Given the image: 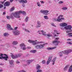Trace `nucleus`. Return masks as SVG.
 <instances>
[{"label": "nucleus", "mask_w": 72, "mask_h": 72, "mask_svg": "<svg viewBox=\"0 0 72 72\" xmlns=\"http://www.w3.org/2000/svg\"><path fill=\"white\" fill-rule=\"evenodd\" d=\"M56 59L57 57H54L53 59V60L52 61L53 65H54V64H55V60H56Z\"/></svg>", "instance_id": "obj_23"}, {"label": "nucleus", "mask_w": 72, "mask_h": 72, "mask_svg": "<svg viewBox=\"0 0 72 72\" xmlns=\"http://www.w3.org/2000/svg\"><path fill=\"white\" fill-rule=\"evenodd\" d=\"M28 42H29V43H31L33 45H37V44H41V43H42L43 42H37V40H28Z\"/></svg>", "instance_id": "obj_3"}, {"label": "nucleus", "mask_w": 72, "mask_h": 72, "mask_svg": "<svg viewBox=\"0 0 72 72\" xmlns=\"http://www.w3.org/2000/svg\"><path fill=\"white\" fill-rule=\"evenodd\" d=\"M37 5L39 7H40V6H41V4H40V3L39 2H37Z\"/></svg>", "instance_id": "obj_38"}, {"label": "nucleus", "mask_w": 72, "mask_h": 72, "mask_svg": "<svg viewBox=\"0 0 72 72\" xmlns=\"http://www.w3.org/2000/svg\"><path fill=\"white\" fill-rule=\"evenodd\" d=\"M40 68H41V66L40 65L37 64L36 65V69L38 70V69H40Z\"/></svg>", "instance_id": "obj_24"}, {"label": "nucleus", "mask_w": 72, "mask_h": 72, "mask_svg": "<svg viewBox=\"0 0 72 72\" xmlns=\"http://www.w3.org/2000/svg\"><path fill=\"white\" fill-rule=\"evenodd\" d=\"M44 18L45 19H48V17L47 16H44Z\"/></svg>", "instance_id": "obj_41"}, {"label": "nucleus", "mask_w": 72, "mask_h": 72, "mask_svg": "<svg viewBox=\"0 0 72 72\" xmlns=\"http://www.w3.org/2000/svg\"><path fill=\"white\" fill-rule=\"evenodd\" d=\"M14 17L15 18H20V15L17 16L15 12V13H12L11 14L10 16H7L6 18L8 19H10V18L12 19H14Z\"/></svg>", "instance_id": "obj_1"}, {"label": "nucleus", "mask_w": 72, "mask_h": 72, "mask_svg": "<svg viewBox=\"0 0 72 72\" xmlns=\"http://www.w3.org/2000/svg\"><path fill=\"white\" fill-rule=\"evenodd\" d=\"M69 67V65L66 66L64 68V71H67V70L68 69Z\"/></svg>", "instance_id": "obj_21"}, {"label": "nucleus", "mask_w": 72, "mask_h": 72, "mask_svg": "<svg viewBox=\"0 0 72 72\" xmlns=\"http://www.w3.org/2000/svg\"><path fill=\"white\" fill-rule=\"evenodd\" d=\"M46 63V61L45 60H44L42 61V63L43 64H45V63Z\"/></svg>", "instance_id": "obj_42"}, {"label": "nucleus", "mask_w": 72, "mask_h": 72, "mask_svg": "<svg viewBox=\"0 0 72 72\" xmlns=\"http://www.w3.org/2000/svg\"><path fill=\"white\" fill-rule=\"evenodd\" d=\"M22 6H23V7H25V4H23L22 5Z\"/></svg>", "instance_id": "obj_50"}, {"label": "nucleus", "mask_w": 72, "mask_h": 72, "mask_svg": "<svg viewBox=\"0 0 72 72\" xmlns=\"http://www.w3.org/2000/svg\"><path fill=\"white\" fill-rule=\"evenodd\" d=\"M56 59L57 57H54L53 59V60L52 61L53 65H54V64H55V60H56Z\"/></svg>", "instance_id": "obj_22"}, {"label": "nucleus", "mask_w": 72, "mask_h": 72, "mask_svg": "<svg viewBox=\"0 0 72 72\" xmlns=\"http://www.w3.org/2000/svg\"><path fill=\"white\" fill-rule=\"evenodd\" d=\"M51 25L52 26H53L54 27H56V26L53 23H51Z\"/></svg>", "instance_id": "obj_45"}, {"label": "nucleus", "mask_w": 72, "mask_h": 72, "mask_svg": "<svg viewBox=\"0 0 72 72\" xmlns=\"http://www.w3.org/2000/svg\"><path fill=\"white\" fill-rule=\"evenodd\" d=\"M49 3H51V2L50 1H49Z\"/></svg>", "instance_id": "obj_62"}, {"label": "nucleus", "mask_w": 72, "mask_h": 72, "mask_svg": "<svg viewBox=\"0 0 72 72\" xmlns=\"http://www.w3.org/2000/svg\"><path fill=\"white\" fill-rule=\"evenodd\" d=\"M63 15H60L58 17H57V19H54L53 20V21H55L57 22H63L62 20H64V18L63 17Z\"/></svg>", "instance_id": "obj_2"}, {"label": "nucleus", "mask_w": 72, "mask_h": 72, "mask_svg": "<svg viewBox=\"0 0 72 72\" xmlns=\"http://www.w3.org/2000/svg\"><path fill=\"white\" fill-rule=\"evenodd\" d=\"M22 26H25V24H22Z\"/></svg>", "instance_id": "obj_60"}, {"label": "nucleus", "mask_w": 72, "mask_h": 72, "mask_svg": "<svg viewBox=\"0 0 72 72\" xmlns=\"http://www.w3.org/2000/svg\"><path fill=\"white\" fill-rule=\"evenodd\" d=\"M47 35L48 37H51V36H52L51 34L50 33L48 34H47Z\"/></svg>", "instance_id": "obj_43"}, {"label": "nucleus", "mask_w": 72, "mask_h": 72, "mask_svg": "<svg viewBox=\"0 0 72 72\" xmlns=\"http://www.w3.org/2000/svg\"><path fill=\"white\" fill-rule=\"evenodd\" d=\"M9 35V34L8 33H5L4 34V37H7Z\"/></svg>", "instance_id": "obj_32"}, {"label": "nucleus", "mask_w": 72, "mask_h": 72, "mask_svg": "<svg viewBox=\"0 0 72 72\" xmlns=\"http://www.w3.org/2000/svg\"><path fill=\"white\" fill-rule=\"evenodd\" d=\"M23 30H24V31H25L27 32H30V31H29V30L25 28H23Z\"/></svg>", "instance_id": "obj_36"}, {"label": "nucleus", "mask_w": 72, "mask_h": 72, "mask_svg": "<svg viewBox=\"0 0 72 72\" xmlns=\"http://www.w3.org/2000/svg\"><path fill=\"white\" fill-rule=\"evenodd\" d=\"M67 40L68 41V40L69 41L70 40H72L70 39H67Z\"/></svg>", "instance_id": "obj_54"}, {"label": "nucleus", "mask_w": 72, "mask_h": 72, "mask_svg": "<svg viewBox=\"0 0 72 72\" xmlns=\"http://www.w3.org/2000/svg\"><path fill=\"white\" fill-rule=\"evenodd\" d=\"M14 0H10V1L11 2V3H12V2H13V1Z\"/></svg>", "instance_id": "obj_56"}, {"label": "nucleus", "mask_w": 72, "mask_h": 72, "mask_svg": "<svg viewBox=\"0 0 72 72\" xmlns=\"http://www.w3.org/2000/svg\"><path fill=\"white\" fill-rule=\"evenodd\" d=\"M64 28H65V29H66V30H68L66 32V33H69V32H72V30H71V28H72V26L71 25L66 26L64 27Z\"/></svg>", "instance_id": "obj_4"}, {"label": "nucleus", "mask_w": 72, "mask_h": 72, "mask_svg": "<svg viewBox=\"0 0 72 72\" xmlns=\"http://www.w3.org/2000/svg\"><path fill=\"white\" fill-rule=\"evenodd\" d=\"M20 62L18 61H17L16 62V63H17V64H19V63H20Z\"/></svg>", "instance_id": "obj_52"}, {"label": "nucleus", "mask_w": 72, "mask_h": 72, "mask_svg": "<svg viewBox=\"0 0 72 72\" xmlns=\"http://www.w3.org/2000/svg\"><path fill=\"white\" fill-rule=\"evenodd\" d=\"M7 28L8 30H13V29L11 27V26L9 24H7Z\"/></svg>", "instance_id": "obj_16"}, {"label": "nucleus", "mask_w": 72, "mask_h": 72, "mask_svg": "<svg viewBox=\"0 0 72 72\" xmlns=\"http://www.w3.org/2000/svg\"><path fill=\"white\" fill-rule=\"evenodd\" d=\"M33 60H28L27 61V64H28V65H29V64L31 63H32V62H33Z\"/></svg>", "instance_id": "obj_25"}, {"label": "nucleus", "mask_w": 72, "mask_h": 72, "mask_svg": "<svg viewBox=\"0 0 72 72\" xmlns=\"http://www.w3.org/2000/svg\"><path fill=\"white\" fill-rule=\"evenodd\" d=\"M59 39V38L57 37L55 39V40H53L52 41V44H56L55 45V46H57V45H58V43H59L60 42V41H58V40Z\"/></svg>", "instance_id": "obj_7"}, {"label": "nucleus", "mask_w": 72, "mask_h": 72, "mask_svg": "<svg viewBox=\"0 0 72 72\" xmlns=\"http://www.w3.org/2000/svg\"><path fill=\"white\" fill-rule=\"evenodd\" d=\"M20 2L22 3H27V1L26 0H21Z\"/></svg>", "instance_id": "obj_26"}, {"label": "nucleus", "mask_w": 72, "mask_h": 72, "mask_svg": "<svg viewBox=\"0 0 72 72\" xmlns=\"http://www.w3.org/2000/svg\"><path fill=\"white\" fill-rule=\"evenodd\" d=\"M4 9H6V7L4 6Z\"/></svg>", "instance_id": "obj_58"}, {"label": "nucleus", "mask_w": 72, "mask_h": 72, "mask_svg": "<svg viewBox=\"0 0 72 72\" xmlns=\"http://www.w3.org/2000/svg\"><path fill=\"white\" fill-rule=\"evenodd\" d=\"M10 3L8 1H6L4 5L5 6H9Z\"/></svg>", "instance_id": "obj_20"}, {"label": "nucleus", "mask_w": 72, "mask_h": 72, "mask_svg": "<svg viewBox=\"0 0 72 72\" xmlns=\"http://www.w3.org/2000/svg\"><path fill=\"white\" fill-rule=\"evenodd\" d=\"M17 28H18V27H15V28H14V30H17Z\"/></svg>", "instance_id": "obj_49"}, {"label": "nucleus", "mask_w": 72, "mask_h": 72, "mask_svg": "<svg viewBox=\"0 0 72 72\" xmlns=\"http://www.w3.org/2000/svg\"><path fill=\"white\" fill-rule=\"evenodd\" d=\"M13 33L14 35H18L20 34V31L19 30H16L13 32Z\"/></svg>", "instance_id": "obj_13"}, {"label": "nucleus", "mask_w": 72, "mask_h": 72, "mask_svg": "<svg viewBox=\"0 0 72 72\" xmlns=\"http://www.w3.org/2000/svg\"><path fill=\"white\" fill-rule=\"evenodd\" d=\"M56 15H57V16H58V14H56Z\"/></svg>", "instance_id": "obj_63"}, {"label": "nucleus", "mask_w": 72, "mask_h": 72, "mask_svg": "<svg viewBox=\"0 0 72 72\" xmlns=\"http://www.w3.org/2000/svg\"><path fill=\"white\" fill-rule=\"evenodd\" d=\"M67 35H68L69 37H72V33H68L67 34Z\"/></svg>", "instance_id": "obj_31"}, {"label": "nucleus", "mask_w": 72, "mask_h": 72, "mask_svg": "<svg viewBox=\"0 0 72 72\" xmlns=\"http://www.w3.org/2000/svg\"><path fill=\"white\" fill-rule=\"evenodd\" d=\"M18 72H26L25 70L22 69L18 71Z\"/></svg>", "instance_id": "obj_39"}, {"label": "nucleus", "mask_w": 72, "mask_h": 72, "mask_svg": "<svg viewBox=\"0 0 72 72\" xmlns=\"http://www.w3.org/2000/svg\"><path fill=\"white\" fill-rule=\"evenodd\" d=\"M42 3H43V4H44V2H43V1H42L41 4H42Z\"/></svg>", "instance_id": "obj_57"}, {"label": "nucleus", "mask_w": 72, "mask_h": 72, "mask_svg": "<svg viewBox=\"0 0 72 72\" xmlns=\"http://www.w3.org/2000/svg\"><path fill=\"white\" fill-rule=\"evenodd\" d=\"M45 44H40V45H37L35 46V48L36 49H41L44 46Z\"/></svg>", "instance_id": "obj_9"}, {"label": "nucleus", "mask_w": 72, "mask_h": 72, "mask_svg": "<svg viewBox=\"0 0 72 72\" xmlns=\"http://www.w3.org/2000/svg\"><path fill=\"white\" fill-rule=\"evenodd\" d=\"M15 9V7L14 6L13 7L11 8L10 11V12H12V11H13V10H14Z\"/></svg>", "instance_id": "obj_34"}, {"label": "nucleus", "mask_w": 72, "mask_h": 72, "mask_svg": "<svg viewBox=\"0 0 72 72\" xmlns=\"http://www.w3.org/2000/svg\"><path fill=\"white\" fill-rule=\"evenodd\" d=\"M12 44L13 45H17L18 44V42L16 41H14L12 42Z\"/></svg>", "instance_id": "obj_33"}, {"label": "nucleus", "mask_w": 72, "mask_h": 72, "mask_svg": "<svg viewBox=\"0 0 72 72\" xmlns=\"http://www.w3.org/2000/svg\"><path fill=\"white\" fill-rule=\"evenodd\" d=\"M16 13V16H17V15H20L21 13H22L24 14V15H26V12L24 11H20L17 12H15Z\"/></svg>", "instance_id": "obj_10"}, {"label": "nucleus", "mask_w": 72, "mask_h": 72, "mask_svg": "<svg viewBox=\"0 0 72 72\" xmlns=\"http://www.w3.org/2000/svg\"><path fill=\"white\" fill-rule=\"evenodd\" d=\"M3 71V70L2 69H0V72H2Z\"/></svg>", "instance_id": "obj_51"}, {"label": "nucleus", "mask_w": 72, "mask_h": 72, "mask_svg": "<svg viewBox=\"0 0 72 72\" xmlns=\"http://www.w3.org/2000/svg\"><path fill=\"white\" fill-rule=\"evenodd\" d=\"M63 3H64L63 1H60L58 2V3L59 4H63Z\"/></svg>", "instance_id": "obj_44"}, {"label": "nucleus", "mask_w": 72, "mask_h": 72, "mask_svg": "<svg viewBox=\"0 0 72 72\" xmlns=\"http://www.w3.org/2000/svg\"><path fill=\"white\" fill-rule=\"evenodd\" d=\"M54 36H55V37H56V36H57V35H56V34H55V35H54Z\"/></svg>", "instance_id": "obj_61"}, {"label": "nucleus", "mask_w": 72, "mask_h": 72, "mask_svg": "<svg viewBox=\"0 0 72 72\" xmlns=\"http://www.w3.org/2000/svg\"><path fill=\"white\" fill-rule=\"evenodd\" d=\"M3 6H4L3 5L0 4V9H1V8H3Z\"/></svg>", "instance_id": "obj_46"}, {"label": "nucleus", "mask_w": 72, "mask_h": 72, "mask_svg": "<svg viewBox=\"0 0 72 72\" xmlns=\"http://www.w3.org/2000/svg\"><path fill=\"white\" fill-rule=\"evenodd\" d=\"M60 26H61V27H64V26H67V24L64 22L60 24Z\"/></svg>", "instance_id": "obj_19"}, {"label": "nucleus", "mask_w": 72, "mask_h": 72, "mask_svg": "<svg viewBox=\"0 0 72 72\" xmlns=\"http://www.w3.org/2000/svg\"><path fill=\"white\" fill-rule=\"evenodd\" d=\"M54 32L55 33H56L57 34V35H59V34H60L57 31V30H54Z\"/></svg>", "instance_id": "obj_37"}, {"label": "nucleus", "mask_w": 72, "mask_h": 72, "mask_svg": "<svg viewBox=\"0 0 72 72\" xmlns=\"http://www.w3.org/2000/svg\"><path fill=\"white\" fill-rule=\"evenodd\" d=\"M67 44H69V45H72V43H71V42H67Z\"/></svg>", "instance_id": "obj_47"}, {"label": "nucleus", "mask_w": 72, "mask_h": 72, "mask_svg": "<svg viewBox=\"0 0 72 72\" xmlns=\"http://www.w3.org/2000/svg\"><path fill=\"white\" fill-rule=\"evenodd\" d=\"M37 51L36 50H33L30 51V52L32 53H36Z\"/></svg>", "instance_id": "obj_30"}, {"label": "nucleus", "mask_w": 72, "mask_h": 72, "mask_svg": "<svg viewBox=\"0 0 72 72\" xmlns=\"http://www.w3.org/2000/svg\"><path fill=\"white\" fill-rule=\"evenodd\" d=\"M8 58V56L6 54H3L2 53L0 54V59H4L5 60H7Z\"/></svg>", "instance_id": "obj_5"}, {"label": "nucleus", "mask_w": 72, "mask_h": 72, "mask_svg": "<svg viewBox=\"0 0 72 72\" xmlns=\"http://www.w3.org/2000/svg\"><path fill=\"white\" fill-rule=\"evenodd\" d=\"M49 13V11L48 10H44V14L47 15H48L47 13Z\"/></svg>", "instance_id": "obj_28"}, {"label": "nucleus", "mask_w": 72, "mask_h": 72, "mask_svg": "<svg viewBox=\"0 0 72 72\" xmlns=\"http://www.w3.org/2000/svg\"><path fill=\"white\" fill-rule=\"evenodd\" d=\"M63 51L60 52L59 53V56L60 57H63V54L62 53H63V52H62Z\"/></svg>", "instance_id": "obj_27"}, {"label": "nucleus", "mask_w": 72, "mask_h": 72, "mask_svg": "<svg viewBox=\"0 0 72 72\" xmlns=\"http://www.w3.org/2000/svg\"><path fill=\"white\" fill-rule=\"evenodd\" d=\"M6 13L5 12H3V15H5V14Z\"/></svg>", "instance_id": "obj_53"}, {"label": "nucleus", "mask_w": 72, "mask_h": 72, "mask_svg": "<svg viewBox=\"0 0 72 72\" xmlns=\"http://www.w3.org/2000/svg\"><path fill=\"white\" fill-rule=\"evenodd\" d=\"M9 63L10 65L12 67H13L14 66V60H10L9 61Z\"/></svg>", "instance_id": "obj_17"}, {"label": "nucleus", "mask_w": 72, "mask_h": 72, "mask_svg": "<svg viewBox=\"0 0 72 72\" xmlns=\"http://www.w3.org/2000/svg\"><path fill=\"white\" fill-rule=\"evenodd\" d=\"M11 57L13 58V59H16V58H18L19 57H20L22 55V53L18 54V55H14L12 53H11Z\"/></svg>", "instance_id": "obj_6"}, {"label": "nucleus", "mask_w": 72, "mask_h": 72, "mask_svg": "<svg viewBox=\"0 0 72 72\" xmlns=\"http://www.w3.org/2000/svg\"><path fill=\"white\" fill-rule=\"evenodd\" d=\"M63 10H67V7H64L62 8Z\"/></svg>", "instance_id": "obj_48"}, {"label": "nucleus", "mask_w": 72, "mask_h": 72, "mask_svg": "<svg viewBox=\"0 0 72 72\" xmlns=\"http://www.w3.org/2000/svg\"><path fill=\"white\" fill-rule=\"evenodd\" d=\"M1 46H4L3 44L1 45Z\"/></svg>", "instance_id": "obj_59"}, {"label": "nucleus", "mask_w": 72, "mask_h": 72, "mask_svg": "<svg viewBox=\"0 0 72 72\" xmlns=\"http://www.w3.org/2000/svg\"><path fill=\"white\" fill-rule=\"evenodd\" d=\"M38 32L40 35L42 34V35L43 36H46V32H44L43 30L41 31L39 30L38 31Z\"/></svg>", "instance_id": "obj_12"}, {"label": "nucleus", "mask_w": 72, "mask_h": 72, "mask_svg": "<svg viewBox=\"0 0 72 72\" xmlns=\"http://www.w3.org/2000/svg\"><path fill=\"white\" fill-rule=\"evenodd\" d=\"M44 10H41L40 11V13H44Z\"/></svg>", "instance_id": "obj_40"}, {"label": "nucleus", "mask_w": 72, "mask_h": 72, "mask_svg": "<svg viewBox=\"0 0 72 72\" xmlns=\"http://www.w3.org/2000/svg\"><path fill=\"white\" fill-rule=\"evenodd\" d=\"M6 1V0H4V1Z\"/></svg>", "instance_id": "obj_64"}, {"label": "nucleus", "mask_w": 72, "mask_h": 72, "mask_svg": "<svg viewBox=\"0 0 72 72\" xmlns=\"http://www.w3.org/2000/svg\"><path fill=\"white\" fill-rule=\"evenodd\" d=\"M72 65L70 66L68 72H71L72 71Z\"/></svg>", "instance_id": "obj_29"}, {"label": "nucleus", "mask_w": 72, "mask_h": 72, "mask_svg": "<svg viewBox=\"0 0 72 72\" xmlns=\"http://www.w3.org/2000/svg\"><path fill=\"white\" fill-rule=\"evenodd\" d=\"M28 18H29L28 17H26L25 21L26 22H28Z\"/></svg>", "instance_id": "obj_35"}, {"label": "nucleus", "mask_w": 72, "mask_h": 72, "mask_svg": "<svg viewBox=\"0 0 72 72\" xmlns=\"http://www.w3.org/2000/svg\"><path fill=\"white\" fill-rule=\"evenodd\" d=\"M1 4H4V1H3V2H1Z\"/></svg>", "instance_id": "obj_55"}, {"label": "nucleus", "mask_w": 72, "mask_h": 72, "mask_svg": "<svg viewBox=\"0 0 72 72\" xmlns=\"http://www.w3.org/2000/svg\"><path fill=\"white\" fill-rule=\"evenodd\" d=\"M72 52V50H66L65 51H63L62 52H63V53L66 54V55H68L70 53H71Z\"/></svg>", "instance_id": "obj_8"}, {"label": "nucleus", "mask_w": 72, "mask_h": 72, "mask_svg": "<svg viewBox=\"0 0 72 72\" xmlns=\"http://www.w3.org/2000/svg\"><path fill=\"white\" fill-rule=\"evenodd\" d=\"M56 48H57V46L54 47H49L47 48V49L48 50H50L55 49H56Z\"/></svg>", "instance_id": "obj_18"}, {"label": "nucleus", "mask_w": 72, "mask_h": 72, "mask_svg": "<svg viewBox=\"0 0 72 72\" xmlns=\"http://www.w3.org/2000/svg\"><path fill=\"white\" fill-rule=\"evenodd\" d=\"M52 58H53V57L52 56L49 57L47 61V64L48 65L49 63H50V62L51 61Z\"/></svg>", "instance_id": "obj_15"}, {"label": "nucleus", "mask_w": 72, "mask_h": 72, "mask_svg": "<svg viewBox=\"0 0 72 72\" xmlns=\"http://www.w3.org/2000/svg\"><path fill=\"white\" fill-rule=\"evenodd\" d=\"M20 46L21 49L23 50H25L26 49V46L24 43H21L20 45Z\"/></svg>", "instance_id": "obj_11"}, {"label": "nucleus", "mask_w": 72, "mask_h": 72, "mask_svg": "<svg viewBox=\"0 0 72 72\" xmlns=\"http://www.w3.org/2000/svg\"><path fill=\"white\" fill-rule=\"evenodd\" d=\"M41 22L39 21L37 22V24L35 26V27L36 28H39L41 26Z\"/></svg>", "instance_id": "obj_14"}]
</instances>
